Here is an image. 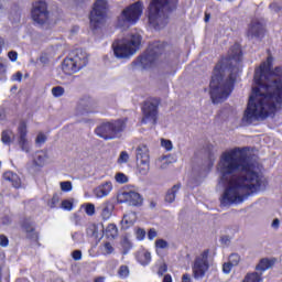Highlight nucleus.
<instances>
[{"label":"nucleus","instance_id":"59","mask_svg":"<svg viewBox=\"0 0 282 282\" xmlns=\"http://www.w3.org/2000/svg\"><path fill=\"white\" fill-rule=\"evenodd\" d=\"M210 21V13H205V23H208Z\"/></svg>","mask_w":282,"mask_h":282},{"label":"nucleus","instance_id":"53","mask_svg":"<svg viewBox=\"0 0 282 282\" xmlns=\"http://www.w3.org/2000/svg\"><path fill=\"white\" fill-rule=\"evenodd\" d=\"M8 69V64L6 62L0 61V74H6Z\"/></svg>","mask_w":282,"mask_h":282},{"label":"nucleus","instance_id":"52","mask_svg":"<svg viewBox=\"0 0 282 282\" xmlns=\"http://www.w3.org/2000/svg\"><path fill=\"white\" fill-rule=\"evenodd\" d=\"M155 237H158V231H155V229H150L148 232V239H150V241H153Z\"/></svg>","mask_w":282,"mask_h":282},{"label":"nucleus","instance_id":"63","mask_svg":"<svg viewBox=\"0 0 282 282\" xmlns=\"http://www.w3.org/2000/svg\"><path fill=\"white\" fill-rule=\"evenodd\" d=\"M161 169H166V165L161 166Z\"/></svg>","mask_w":282,"mask_h":282},{"label":"nucleus","instance_id":"58","mask_svg":"<svg viewBox=\"0 0 282 282\" xmlns=\"http://www.w3.org/2000/svg\"><path fill=\"white\" fill-rule=\"evenodd\" d=\"M182 282H191V275L189 274H184L183 276H182Z\"/></svg>","mask_w":282,"mask_h":282},{"label":"nucleus","instance_id":"62","mask_svg":"<svg viewBox=\"0 0 282 282\" xmlns=\"http://www.w3.org/2000/svg\"><path fill=\"white\" fill-rule=\"evenodd\" d=\"M13 89H17V86H13V87L11 88V90H13Z\"/></svg>","mask_w":282,"mask_h":282},{"label":"nucleus","instance_id":"34","mask_svg":"<svg viewBox=\"0 0 282 282\" xmlns=\"http://www.w3.org/2000/svg\"><path fill=\"white\" fill-rule=\"evenodd\" d=\"M52 94L55 98H61L63 94H65V88L61 86H56L52 88Z\"/></svg>","mask_w":282,"mask_h":282},{"label":"nucleus","instance_id":"56","mask_svg":"<svg viewBox=\"0 0 282 282\" xmlns=\"http://www.w3.org/2000/svg\"><path fill=\"white\" fill-rule=\"evenodd\" d=\"M6 46V40L3 37H0V54L3 52V47Z\"/></svg>","mask_w":282,"mask_h":282},{"label":"nucleus","instance_id":"35","mask_svg":"<svg viewBox=\"0 0 282 282\" xmlns=\"http://www.w3.org/2000/svg\"><path fill=\"white\" fill-rule=\"evenodd\" d=\"M116 182H118V184H127V182H129V177H127V175H124V173H117L115 176Z\"/></svg>","mask_w":282,"mask_h":282},{"label":"nucleus","instance_id":"2","mask_svg":"<svg viewBox=\"0 0 282 282\" xmlns=\"http://www.w3.org/2000/svg\"><path fill=\"white\" fill-rule=\"evenodd\" d=\"M272 56H268L254 72V83L247 109L242 116L243 124H252L274 113L282 104V67L272 70Z\"/></svg>","mask_w":282,"mask_h":282},{"label":"nucleus","instance_id":"39","mask_svg":"<svg viewBox=\"0 0 282 282\" xmlns=\"http://www.w3.org/2000/svg\"><path fill=\"white\" fill-rule=\"evenodd\" d=\"M85 213L89 217L96 215V206L94 204H91V203L86 204Z\"/></svg>","mask_w":282,"mask_h":282},{"label":"nucleus","instance_id":"44","mask_svg":"<svg viewBox=\"0 0 282 282\" xmlns=\"http://www.w3.org/2000/svg\"><path fill=\"white\" fill-rule=\"evenodd\" d=\"M47 140V137L43 132H40L35 139V142L37 144H45V141Z\"/></svg>","mask_w":282,"mask_h":282},{"label":"nucleus","instance_id":"54","mask_svg":"<svg viewBox=\"0 0 282 282\" xmlns=\"http://www.w3.org/2000/svg\"><path fill=\"white\" fill-rule=\"evenodd\" d=\"M6 14V0H0V17Z\"/></svg>","mask_w":282,"mask_h":282},{"label":"nucleus","instance_id":"32","mask_svg":"<svg viewBox=\"0 0 282 282\" xmlns=\"http://www.w3.org/2000/svg\"><path fill=\"white\" fill-rule=\"evenodd\" d=\"M72 239H73L74 243H85V235L80 231L73 232Z\"/></svg>","mask_w":282,"mask_h":282},{"label":"nucleus","instance_id":"11","mask_svg":"<svg viewBox=\"0 0 282 282\" xmlns=\"http://www.w3.org/2000/svg\"><path fill=\"white\" fill-rule=\"evenodd\" d=\"M137 169L141 175H147L151 169V151L147 144L135 149Z\"/></svg>","mask_w":282,"mask_h":282},{"label":"nucleus","instance_id":"5","mask_svg":"<svg viewBox=\"0 0 282 282\" xmlns=\"http://www.w3.org/2000/svg\"><path fill=\"white\" fill-rule=\"evenodd\" d=\"M142 36L134 33L131 36L113 42L112 50L116 58H131L140 48Z\"/></svg>","mask_w":282,"mask_h":282},{"label":"nucleus","instance_id":"47","mask_svg":"<svg viewBox=\"0 0 282 282\" xmlns=\"http://www.w3.org/2000/svg\"><path fill=\"white\" fill-rule=\"evenodd\" d=\"M73 206H74V204L69 200H63L62 202V208L64 210H72Z\"/></svg>","mask_w":282,"mask_h":282},{"label":"nucleus","instance_id":"26","mask_svg":"<svg viewBox=\"0 0 282 282\" xmlns=\"http://www.w3.org/2000/svg\"><path fill=\"white\" fill-rule=\"evenodd\" d=\"M79 107L84 108V113H94L96 111V104L94 101L82 100Z\"/></svg>","mask_w":282,"mask_h":282},{"label":"nucleus","instance_id":"12","mask_svg":"<svg viewBox=\"0 0 282 282\" xmlns=\"http://www.w3.org/2000/svg\"><path fill=\"white\" fill-rule=\"evenodd\" d=\"M158 107H160L159 99L151 98L144 101L142 107L143 124H158Z\"/></svg>","mask_w":282,"mask_h":282},{"label":"nucleus","instance_id":"37","mask_svg":"<svg viewBox=\"0 0 282 282\" xmlns=\"http://www.w3.org/2000/svg\"><path fill=\"white\" fill-rule=\"evenodd\" d=\"M61 202V198L58 197V194L53 195V197L48 200L47 206L51 208H56L58 206V203Z\"/></svg>","mask_w":282,"mask_h":282},{"label":"nucleus","instance_id":"4","mask_svg":"<svg viewBox=\"0 0 282 282\" xmlns=\"http://www.w3.org/2000/svg\"><path fill=\"white\" fill-rule=\"evenodd\" d=\"M177 0H152L149 7V23L154 30L169 25V12L175 10Z\"/></svg>","mask_w":282,"mask_h":282},{"label":"nucleus","instance_id":"43","mask_svg":"<svg viewBox=\"0 0 282 282\" xmlns=\"http://www.w3.org/2000/svg\"><path fill=\"white\" fill-rule=\"evenodd\" d=\"M8 58L12 62V63H17L18 58H19V53H17V51H10L8 53Z\"/></svg>","mask_w":282,"mask_h":282},{"label":"nucleus","instance_id":"20","mask_svg":"<svg viewBox=\"0 0 282 282\" xmlns=\"http://www.w3.org/2000/svg\"><path fill=\"white\" fill-rule=\"evenodd\" d=\"M135 219H138V216L133 212L123 215V218L121 220L122 230H128V228H131V226L135 224Z\"/></svg>","mask_w":282,"mask_h":282},{"label":"nucleus","instance_id":"22","mask_svg":"<svg viewBox=\"0 0 282 282\" xmlns=\"http://www.w3.org/2000/svg\"><path fill=\"white\" fill-rule=\"evenodd\" d=\"M274 265V260H270L268 258H263L257 264L256 270L258 272H265V270H270Z\"/></svg>","mask_w":282,"mask_h":282},{"label":"nucleus","instance_id":"31","mask_svg":"<svg viewBox=\"0 0 282 282\" xmlns=\"http://www.w3.org/2000/svg\"><path fill=\"white\" fill-rule=\"evenodd\" d=\"M156 252L160 253V250H169V242L164 239H158L155 241Z\"/></svg>","mask_w":282,"mask_h":282},{"label":"nucleus","instance_id":"42","mask_svg":"<svg viewBox=\"0 0 282 282\" xmlns=\"http://www.w3.org/2000/svg\"><path fill=\"white\" fill-rule=\"evenodd\" d=\"M232 268H235V265L230 264V262H225L223 264V272H224V274H230Z\"/></svg>","mask_w":282,"mask_h":282},{"label":"nucleus","instance_id":"41","mask_svg":"<svg viewBox=\"0 0 282 282\" xmlns=\"http://www.w3.org/2000/svg\"><path fill=\"white\" fill-rule=\"evenodd\" d=\"M161 145L167 151H173V142L171 140L162 139Z\"/></svg>","mask_w":282,"mask_h":282},{"label":"nucleus","instance_id":"27","mask_svg":"<svg viewBox=\"0 0 282 282\" xmlns=\"http://www.w3.org/2000/svg\"><path fill=\"white\" fill-rule=\"evenodd\" d=\"M105 235L108 239H116L118 237V227L113 224L108 225Z\"/></svg>","mask_w":282,"mask_h":282},{"label":"nucleus","instance_id":"17","mask_svg":"<svg viewBox=\"0 0 282 282\" xmlns=\"http://www.w3.org/2000/svg\"><path fill=\"white\" fill-rule=\"evenodd\" d=\"M265 34V23L261 19H253L248 25V39H261Z\"/></svg>","mask_w":282,"mask_h":282},{"label":"nucleus","instance_id":"6","mask_svg":"<svg viewBox=\"0 0 282 282\" xmlns=\"http://www.w3.org/2000/svg\"><path fill=\"white\" fill-rule=\"evenodd\" d=\"M144 12V4L141 1H137L128 7H126L121 14L118 17L117 25L123 30H128L131 25H135L140 21Z\"/></svg>","mask_w":282,"mask_h":282},{"label":"nucleus","instance_id":"7","mask_svg":"<svg viewBox=\"0 0 282 282\" xmlns=\"http://www.w3.org/2000/svg\"><path fill=\"white\" fill-rule=\"evenodd\" d=\"M162 52H164V44L154 43L150 45L145 53L134 62V65L141 69H149V67H153V65H155L158 58L162 56Z\"/></svg>","mask_w":282,"mask_h":282},{"label":"nucleus","instance_id":"9","mask_svg":"<svg viewBox=\"0 0 282 282\" xmlns=\"http://www.w3.org/2000/svg\"><path fill=\"white\" fill-rule=\"evenodd\" d=\"M89 63V57H87V53L83 51H77L74 57H66L62 64V69L65 74L72 75L76 74V72H80L83 67L87 66Z\"/></svg>","mask_w":282,"mask_h":282},{"label":"nucleus","instance_id":"57","mask_svg":"<svg viewBox=\"0 0 282 282\" xmlns=\"http://www.w3.org/2000/svg\"><path fill=\"white\" fill-rule=\"evenodd\" d=\"M163 282H173V278L171 276V274H165L163 278Z\"/></svg>","mask_w":282,"mask_h":282},{"label":"nucleus","instance_id":"8","mask_svg":"<svg viewBox=\"0 0 282 282\" xmlns=\"http://www.w3.org/2000/svg\"><path fill=\"white\" fill-rule=\"evenodd\" d=\"M127 127V121L119 119L112 122H106L96 128L95 133L98 138H102L104 140H115L118 138L119 133L124 131Z\"/></svg>","mask_w":282,"mask_h":282},{"label":"nucleus","instance_id":"61","mask_svg":"<svg viewBox=\"0 0 282 282\" xmlns=\"http://www.w3.org/2000/svg\"><path fill=\"white\" fill-rule=\"evenodd\" d=\"M40 61H41L42 63H45V59H44L43 57H41Z\"/></svg>","mask_w":282,"mask_h":282},{"label":"nucleus","instance_id":"64","mask_svg":"<svg viewBox=\"0 0 282 282\" xmlns=\"http://www.w3.org/2000/svg\"><path fill=\"white\" fill-rule=\"evenodd\" d=\"M230 2L235 1V0H229Z\"/></svg>","mask_w":282,"mask_h":282},{"label":"nucleus","instance_id":"10","mask_svg":"<svg viewBox=\"0 0 282 282\" xmlns=\"http://www.w3.org/2000/svg\"><path fill=\"white\" fill-rule=\"evenodd\" d=\"M109 8L107 0H97L94 3L93 10L90 12V26L93 30H98L105 23L107 19V9Z\"/></svg>","mask_w":282,"mask_h":282},{"label":"nucleus","instance_id":"49","mask_svg":"<svg viewBox=\"0 0 282 282\" xmlns=\"http://www.w3.org/2000/svg\"><path fill=\"white\" fill-rule=\"evenodd\" d=\"M8 243H10V240H8V237L0 235V246L2 248H8Z\"/></svg>","mask_w":282,"mask_h":282},{"label":"nucleus","instance_id":"16","mask_svg":"<svg viewBox=\"0 0 282 282\" xmlns=\"http://www.w3.org/2000/svg\"><path fill=\"white\" fill-rule=\"evenodd\" d=\"M119 204H129V206H141L142 196L138 192H120L117 196Z\"/></svg>","mask_w":282,"mask_h":282},{"label":"nucleus","instance_id":"51","mask_svg":"<svg viewBox=\"0 0 282 282\" xmlns=\"http://www.w3.org/2000/svg\"><path fill=\"white\" fill-rule=\"evenodd\" d=\"M166 270H169V268L166 267V263L161 264L158 271L159 276H164V273L166 272Z\"/></svg>","mask_w":282,"mask_h":282},{"label":"nucleus","instance_id":"19","mask_svg":"<svg viewBox=\"0 0 282 282\" xmlns=\"http://www.w3.org/2000/svg\"><path fill=\"white\" fill-rule=\"evenodd\" d=\"M113 203L106 200L99 207L98 210H100V217L101 219H104L105 221H107L108 219H111V215H113Z\"/></svg>","mask_w":282,"mask_h":282},{"label":"nucleus","instance_id":"18","mask_svg":"<svg viewBox=\"0 0 282 282\" xmlns=\"http://www.w3.org/2000/svg\"><path fill=\"white\" fill-rule=\"evenodd\" d=\"M113 191V184L111 182H105L100 185H98L94 191L95 197L97 199H102L104 197H108V195Z\"/></svg>","mask_w":282,"mask_h":282},{"label":"nucleus","instance_id":"38","mask_svg":"<svg viewBox=\"0 0 282 282\" xmlns=\"http://www.w3.org/2000/svg\"><path fill=\"white\" fill-rule=\"evenodd\" d=\"M102 254H113V246L111 245V242L104 243Z\"/></svg>","mask_w":282,"mask_h":282},{"label":"nucleus","instance_id":"36","mask_svg":"<svg viewBox=\"0 0 282 282\" xmlns=\"http://www.w3.org/2000/svg\"><path fill=\"white\" fill-rule=\"evenodd\" d=\"M239 261H241V257L237 253H231L229 256V263L234 267L239 265Z\"/></svg>","mask_w":282,"mask_h":282},{"label":"nucleus","instance_id":"25","mask_svg":"<svg viewBox=\"0 0 282 282\" xmlns=\"http://www.w3.org/2000/svg\"><path fill=\"white\" fill-rule=\"evenodd\" d=\"M180 192V185H174L165 195V202L173 204L175 202V196Z\"/></svg>","mask_w":282,"mask_h":282},{"label":"nucleus","instance_id":"28","mask_svg":"<svg viewBox=\"0 0 282 282\" xmlns=\"http://www.w3.org/2000/svg\"><path fill=\"white\" fill-rule=\"evenodd\" d=\"M22 228L26 231L28 237H31V239H39V235L34 231V227L31 224L24 223Z\"/></svg>","mask_w":282,"mask_h":282},{"label":"nucleus","instance_id":"46","mask_svg":"<svg viewBox=\"0 0 282 282\" xmlns=\"http://www.w3.org/2000/svg\"><path fill=\"white\" fill-rule=\"evenodd\" d=\"M270 10H272L273 12H281L282 10V3L279 4L278 2H273L269 6Z\"/></svg>","mask_w":282,"mask_h":282},{"label":"nucleus","instance_id":"55","mask_svg":"<svg viewBox=\"0 0 282 282\" xmlns=\"http://www.w3.org/2000/svg\"><path fill=\"white\" fill-rule=\"evenodd\" d=\"M280 225H281V221L279 220V218H275L271 224L272 228H275V229L279 228Z\"/></svg>","mask_w":282,"mask_h":282},{"label":"nucleus","instance_id":"40","mask_svg":"<svg viewBox=\"0 0 282 282\" xmlns=\"http://www.w3.org/2000/svg\"><path fill=\"white\" fill-rule=\"evenodd\" d=\"M129 162V153L122 151L119 155L118 163L119 164H127Z\"/></svg>","mask_w":282,"mask_h":282},{"label":"nucleus","instance_id":"23","mask_svg":"<svg viewBox=\"0 0 282 282\" xmlns=\"http://www.w3.org/2000/svg\"><path fill=\"white\" fill-rule=\"evenodd\" d=\"M12 140H14V132L12 130L7 129V130L2 131L1 142L3 144H8L10 147V144H12Z\"/></svg>","mask_w":282,"mask_h":282},{"label":"nucleus","instance_id":"33","mask_svg":"<svg viewBox=\"0 0 282 282\" xmlns=\"http://www.w3.org/2000/svg\"><path fill=\"white\" fill-rule=\"evenodd\" d=\"M59 186H61V191H63V193H70V191L73 189L72 182H69V181L61 182Z\"/></svg>","mask_w":282,"mask_h":282},{"label":"nucleus","instance_id":"45","mask_svg":"<svg viewBox=\"0 0 282 282\" xmlns=\"http://www.w3.org/2000/svg\"><path fill=\"white\" fill-rule=\"evenodd\" d=\"M72 257H73L74 261H80V259H83V251L74 250L72 252Z\"/></svg>","mask_w":282,"mask_h":282},{"label":"nucleus","instance_id":"14","mask_svg":"<svg viewBox=\"0 0 282 282\" xmlns=\"http://www.w3.org/2000/svg\"><path fill=\"white\" fill-rule=\"evenodd\" d=\"M31 17L34 23H37V25H43L47 23V19H50V12L47 11V3H45V1L43 0L35 1L33 3Z\"/></svg>","mask_w":282,"mask_h":282},{"label":"nucleus","instance_id":"50","mask_svg":"<svg viewBox=\"0 0 282 282\" xmlns=\"http://www.w3.org/2000/svg\"><path fill=\"white\" fill-rule=\"evenodd\" d=\"M144 237H147V231H144V229L139 228L137 230V239H139V241H142Z\"/></svg>","mask_w":282,"mask_h":282},{"label":"nucleus","instance_id":"30","mask_svg":"<svg viewBox=\"0 0 282 282\" xmlns=\"http://www.w3.org/2000/svg\"><path fill=\"white\" fill-rule=\"evenodd\" d=\"M129 274H130V271H129V267L128 265H120L119 269H118V276L120 279H129Z\"/></svg>","mask_w":282,"mask_h":282},{"label":"nucleus","instance_id":"3","mask_svg":"<svg viewBox=\"0 0 282 282\" xmlns=\"http://www.w3.org/2000/svg\"><path fill=\"white\" fill-rule=\"evenodd\" d=\"M241 62V46L234 44L228 56L214 68V75L209 84V94L214 105H219L228 99L235 85V72Z\"/></svg>","mask_w":282,"mask_h":282},{"label":"nucleus","instance_id":"1","mask_svg":"<svg viewBox=\"0 0 282 282\" xmlns=\"http://www.w3.org/2000/svg\"><path fill=\"white\" fill-rule=\"evenodd\" d=\"M217 171L219 184L225 188L220 198L221 206L241 204L250 195L265 188V178L259 173V161L257 156L249 154L246 148L223 152Z\"/></svg>","mask_w":282,"mask_h":282},{"label":"nucleus","instance_id":"24","mask_svg":"<svg viewBox=\"0 0 282 282\" xmlns=\"http://www.w3.org/2000/svg\"><path fill=\"white\" fill-rule=\"evenodd\" d=\"M45 162H47V154L45 152H37L33 160L34 166H45Z\"/></svg>","mask_w":282,"mask_h":282},{"label":"nucleus","instance_id":"13","mask_svg":"<svg viewBox=\"0 0 282 282\" xmlns=\"http://www.w3.org/2000/svg\"><path fill=\"white\" fill-rule=\"evenodd\" d=\"M208 249L204 250L200 254H198L192 267L194 279H204L206 276V272L210 268V263L208 262Z\"/></svg>","mask_w":282,"mask_h":282},{"label":"nucleus","instance_id":"29","mask_svg":"<svg viewBox=\"0 0 282 282\" xmlns=\"http://www.w3.org/2000/svg\"><path fill=\"white\" fill-rule=\"evenodd\" d=\"M139 262L141 265H149L151 263V252L143 251L139 254Z\"/></svg>","mask_w":282,"mask_h":282},{"label":"nucleus","instance_id":"48","mask_svg":"<svg viewBox=\"0 0 282 282\" xmlns=\"http://www.w3.org/2000/svg\"><path fill=\"white\" fill-rule=\"evenodd\" d=\"M11 80L21 83V80H23V74L21 72H17L12 75Z\"/></svg>","mask_w":282,"mask_h":282},{"label":"nucleus","instance_id":"21","mask_svg":"<svg viewBox=\"0 0 282 282\" xmlns=\"http://www.w3.org/2000/svg\"><path fill=\"white\" fill-rule=\"evenodd\" d=\"M3 178L6 182H11L13 188H21V177H19L14 172H6L3 174Z\"/></svg>","mask_w":282,"mask_h":282},{"label":"nucleus","instance_id":"15","mask_svg":"<svg viewBox=\"0 0 282 282\" xmlns=\"http://www.w3.org/2000/svg\"><path fill=\"white\" fill-rule=\"evenodd\" d=\"M18 147L24 153L32 151V142L28 139V124L22 121L18 127Z\"/></svg>","mask_w":282,"mask_h":282},{"label":"nucleus","instance_id":"60","mask_svg":"<svg viewBox=\"0 0 282 282\" xmlns=\"http://www.w3.org/2000/svg\"><path fill=\"white\" fill-rule=\"evenodd\" d=\"M95 282H105V276H98L95 279Z\"/></svg>","mask_w":282,"mask_h":282}]
</instances>
